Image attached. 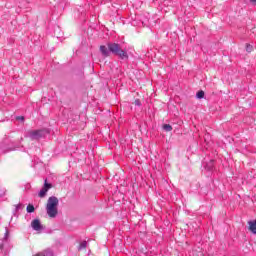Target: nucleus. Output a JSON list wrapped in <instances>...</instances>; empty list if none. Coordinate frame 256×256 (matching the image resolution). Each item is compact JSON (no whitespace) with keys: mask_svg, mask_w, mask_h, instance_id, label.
Listing matches in <instances>:
<instances>
[{"mask_svg":"<svg viewBox=\"0 0 256 256\" xmlns=\"http://www.w3.org/2000/svg\"><path fill=\"white\" fill-rule=\"evenodd\" d=\"M135 105H137L138 107H141V101L139 99H136L134 101Z\"/></svg>","mask_w":256,"mask_h":256,"instance_id":"nucleus-13","label":"nucleus"},{"mask_svg":"<svg viewBox=\"0 0 256 256\" xmlns=\"http://www.w3.org/2000/svg\"><path fill=\"white\" fill-rule=\"evenodd\" d=\"M57 207H59V199L55 196L49 197L46 204L47 215L51 217V219H55L57 217V213H59Z\"/></svg>","mask_w":256,"mask_h":256,"instance_id":"nucleus-2","label":"nucleus"},{"mask_svg":"<svg viewBox=\"0 0 256 256\" xmlns=\"http://www.w3.org/2000/svg\"><path fill=\"white\" fill-rule=\"evenodd\" d=\"M246 51H247V53H251V51H253V46L251 44H247Z\"/></svg>","mask_w":256,"mask_h":256,"instance_id":"nucleus-12","label":"nucleus"},{"mask_svg":"<svg viewBox=\"0 0 256 256\" xmlns=\"http://www.w3.org/2000/svg\"><path fill=\"white\" fill-rule=\"evenodd\" d=\"M249 230L256 235V220L248 222Z\"/></svg>","mask_w":256,"mask_h":256,"instance_id":"nucleus-6","label":"nucleus"},{"mask_svg":"<svg viewBox=\"0 0 256 256\" xmlns=\"http://www.w3.org/2000/svg\"><path fill=\"white\" fill-rule=\"evenodd\" d=\"M250 1H251V3H254V4L256 3V0H250Z\"/></svg>","mask_w":256,"mask_h":256,"instance_id":"nucleus-16","label":"nucleus"},{"mask_svg":"<svg viewBox=\"0 0 256 256\" xmlns=\"http://www.w3.org/2000/svg\"><path fill=\"white\" fill-rule=\"evenodd\" d=\"M27 213H34L35 212V206H33L32 204H28L27 208H26Z\"/></svg>","mask_w":256,"mask_h":256,"instance_id":"nucleus-8","label":"nucleus"},{"mask_svg":"<svg viewBox=\"0 0 256 256\" xmlns=\"http://www.w3.org/2000/svg\"><path fill=\"white\" fill-rule=\"evenodd\" d=\"M3 248V246L0 244V249H2Z\"/></svg>","mask_w":256,"mask_h":256,"instance_id":"nucleus-18","label":"nucleus"},{"mask_svg":"<svg viewBox=\"0 0 256 256\" xmlns=\"http://www.w3.org/2000/svg\"><path fill=\"white\" fill-rule=\"evenodd\" d=\"M197 99H203L205 97V92L203 90H200L196 94Z\"/></svg>","mask_w":256,"mask_h":256,"instance_id":"nucleus-10","label":"nucleus"},{"mask_svg":"<svg viewBox=\"0 0 256 256\" xmlns=\"http://www.w3.org/2000/svg\"><path fill=\"white\" fill-rule=\"evenodd\" d=\"M163 129H164V131H167V132L173 131V126L170 124H164Z\"/></svg>","mask_w":256,"mask_h":256,"instance_id":"nucleus-9","label":"nucleus"},{"mask_svg":"<svg viewBox=\"0 0 256 256\" xmlns=\"http://www.w3.org/2000/svg\"><path fill=\"white\" fill-rule=\"evenodd\" d=\"M87 249V241H83L80 243L79 250Z\"/></svg>","mask_w":256,"mask_h":256,"instance_id":"nucleus-11","label":"nucleus"},{"mask_svg":"<svg viewBox=\"0 0 256 256\" xmlns=\"http://www.w3.org/2000/svg\"><path fill=\"white\" fill-rule=\"evenodd\" d=\"M6 235H9V230H6Z\"/></svg>","mask_w":256,"mask_h":256,"instance_id":"nucleus-17","label":"nucleus"},{"mask_svg":"<svg viewBox=\"0 0 256 256\" xmlns=\"http://www.w3.org/2000/svg\"><path fill=\"white\" fill-rule=\"evenodd\" d=\"M213 167H214V161L210 160L209 163L206 164V169L207 171H213Z\"/></svg>","mask_w":256,"mask_h":256,"instance_id":"nucleus-7","label":"nucleus"},{"mask_svg":"<svg viewBox=\"0 0 256 256\" xmlns=\"http://www.w3.org/2000/svg\"><path fill=\"white\" fill-rule=\"evenodd\" d=\"M45 130H32L28 132V135L32 141H37L42 137H45Z\"/></svg>","mask_w":256,"mask_h":256,"instance_id":"nucleus-3","label":"nucleus"},{"mask_svg":"<svg viewBox=\"0 0 256 256\" xmlns=\"http://www.w3.org/2000/svg\"><path fill=\"white\" fill-rule=\"evenodd\" d=\"M53 187L52 184L47 183V180H45L43 188L39 192V197L43 198L47 195V191Z\"/></svg>","mask_w":256,"mask_h":256,"instance_id":"nucleus-4","label":"nucleus"},{"mask_svg":"<svg viewBox=\"0 0 256 256\" xmlns=\"http://www.w3.org/2000/svg\"><path fill=\"white\" fill-rule=\"evenodd\" d=\"M100 52L103 57H109L110 53L117 55L120 59H129V55L117 43H109L108 48L105 45L100 46Z\"/></svg>","mask_w":256,"mask_h":256,"instance_id":"nucleus-1","label":"nucleus"},{"mask_svg":"<svg viewBox=\"0 0 256 256\" xmlns=\"http://www.w3.org/2000/svg\"><path fill=\"white\" fill-rule=\"evenodd\" d=\"M16 119H17L18 121H25V117H23V116H18Z\"/></svg>","mask_w":256,"mask_h":256,"instance_id":"nucleus-15","label":"nucleus"},{"mask_svg":"<svg viewBox=\"0 0 256 256\" xmlns=\"http://www.w3.org/2000/svg\"><path fill=\"white\" fill-rule=\"evenodd\" d=\"M31 227L34 231H43V224H41V221L39 219H34L31 222Z\"/></svg>","mask_w":256,"mask_h":256,"instance_id":"nucleus-5","label":"nucleus"},{"mask_svg":"<svg viewBox=\"0 0 256 256\" xmlns=\"http://www.w3.org/2000/svg\"><path fill=\"white\" fill-rule=\"evenodd\" d=\"M19 209H23V204L16 205V211H19Z\"/></svg>","mask_w":256,"mask_h":256,"instance_id":"nucleus-14","label":"nucleus"}]
</instances>
